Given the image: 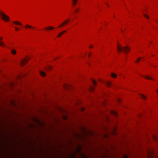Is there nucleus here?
I'll return each instance as SVG.
<instances>
[{
  "label": "nucleus",
  "mask_w": 158,
  "mask_h": 158,
  "mask_svg": "<svg viewBox=\"0 0 158 158\" xmlns=\"http://www.w3.org/2000/svg\"><path fill=\"white\" fill-rule=\"evenodd\" d=\"M117 49L118 52H121L123 51L125 53H127L130 51V49L128 46H125L123 47L118 45Z\"/></svg>",
  "instance_id": "obj_1"
},
{
  "label": "nucleus",
  "mask_w": 158,
  "mask_h": 158,
  "mask_svg": "<svg viewBox=\"0 0 158 158\" xmlns=\"http://www.w3.org/2000/svg\"><path fill=\"white\" fill-rule=\"evenodd\" d=\"M0 15L2 17V19L6 21H8L9 20V17L5 15L3 12L0 10Z\"/></svg>",
  "instance_id": "obj_2"
},
{
  "label": "nucleus",
  "mask_w": 158,
  "mask_h": 158,
  "mask_svg": "<svg viewBox=\"0 0 158 158\" xmlns=\"http://www.w3.org/2000/svg\"><path fill=\"white\" fill-rule=\"evenodd\" d=\"M29 59V58H25L21 62V65L22 66L24 65L28 61Z\"/></svg>",
  "instance_id": "obj_3"
},
{
  "label": "nucleus",
  "mask_w": 158,
  "mask_h": 158,
  "mask_svg": "<svg viewBox=\"0 0 158 158\" xmlns=\"http://www.w3.org/2000/svg\"><path fill=\"white\" fill-rule=\"evenodd\" d=\"M145 78L147 79H148V80H154L152 78V77H150L148 76H145Z\"/></svg>",
  "instance_id": "obj_4"
},
{
  "label": "nucleus",
  "mask_w": 158,
  "mask_h": 158,
  "mask_svg": "<svg viewBox=\"0 0 158 158\" xmlns=\"http://www.w3.org/2000/svg\"><path fill=\"white\" fill-rule=\"evenodd\" d=\"M106 85L108 87H110L112 85L111 83L110 82H107L106 83Z\"/></svg>",
  "instance_id": "obj_5"
},
{
  "label": "nucleus",
  "mask_w": 158,
  "mask_h": 158,
  "mask_svg": "<svg viewBox=\"0 0 158 158\" xmlns=\"http://www.w3.org/2000/svg\"><path fill=\"white\" fill-rule=\"evenodd\" d=\"M13 23L15 24L18 25H22V23L19 22L17 21H15L13 22Z\"/></svg>",
  "instance_id": "obj_6"
},
{
  "label": "nucleus",
  "mask_w": 158,
  "mask_h": 158,
  "mask_svg": "<svg viewBox=\"0 0 158 158\" xmlns=\"http://www.w3.org/2000/svg\"><path fill=\"white\" fill-rule=\"evenodd\" d=\"M46 30H51V29H53L54 28V27H52L51 26H49L48 28L46 27L45 28Z\"/></svg>",
  "instance_id": "obj_7"
},
{
  "label": "nucleus",
  "mask_w": 158,
  "mask_h": 158,
  "mask_svg": "<svg viewBox=\"0 0 158 158\" xmlns=\"http://www.w3.org/2000/svg\"><path fill=\"white\" fill-rule=\"evenodd\" d=\"M111 113L112 114H113L114 115H115L116 116H117V113L115 111H112L111 112Z\"/></svg>",
  "instance_id": "obj_8"
},
{
  "label": "nucleus",
  "mask_w": 158,
  "mask_h": 158,
  "mask_svg": "<svg viewBox=\"0 0 158 158\" xmlns=\"http://www.w3.org/2000/svg\"><path fill=\"white\" fill-rule=\"evenodd\" d=\"M25 28H34V27H33L30 26V25L27 24L26 26H25Z\"/></svg>",
  "instance_id": "obj_9"
},
{
  "label": "nucleus",
  "mask_w": 158,
  "mask_h": 158,
  "mask_svg": "<svg viewBox=\"0 0 158 158\" xmlns=\"http://www.w3.org/2000/svg\"><path fill=\"white\" fill-rule=\"evenodd\" d=\"M140 97L144 99H146V97L144 96L142 94H140Z\"/></svg>",
  "instance_id": "obj_10"
},
{
  "label": "nucleus",
  "mask_w": 158,
  "mask_h": 158,
  "mask_svg": "<svg viewBox=\"0 0 158 158\" xmlns=\"http://www.w3.org/2000/svg\"><path fill=\"white\" fill-rule=\"evenodd\" d=\"M40 74L43 77H44L46 75V74L45 73L42 71H40Z\"/></svg>",
  "instance_id": "obj_11"
},
{
  "label": "nucleus",
  "mask_w": 158,
  "mask_h": 158,
  "mask_svg": "<svg viewBox=\"0 0 158 158\" xmlns=\"http://www.w3.org/2000/svg\"><path fill=\"white\" fill-rule=\"evenodd\" d=\"M69 19H68L66 20L63 23L64 24H64H67L68 22H69Z\"/></svg>",
  "instance_id": "obj_12"
},
{
  "label": "nucleus",
  "mask_w": 158,
  "mask_h": 158,
  "mask_svg": "<svg viewBox=\"0 0 158 158\" xmlns=\"http://www.w3.org/2000/svg\"><path fill=\"white\" fill-rule=\"evenodd\" d=\"M153 157V153L151 152L150 153V154H149L148 156V158H151Z\"/></svg>",
  "instance_id": "obj_13"
},
{
  "label": "nucleus",
  "mask_w": 158,
  "mask_h": 158,
  "mask_svg": "<svg viewBox=\"0 0 158 158\" xmlns=\"http://www.w3.org/2000/svg\"><path fill=\"white\" fill-rule=\"evenodd\" d=\"M77 1V0H72L73 6H75L76 5Z\"/></svg>",
  "instance_id": "obj_14"
},
{
  "label": "nucleus",
  "mask_w": 158,
  "mask_h": 158,
  "mask_svg": "<svg viewBox=\"0 0 158 158\" xmlns=\"http://www.w3.org/2000/svg\"><path fill=\"white\" fill-rule=\"evenodd\" d=\"M11 53L14 54V55H15V54H16V51H15V50L14 49H12V50H11Z\"/></svg>",
  "instance_id": "obj_15"
},
{
  "label": "nucleus",
  "mask_w": 158,
  "mask_h": 158,
  "mask_svg": "<svg viewBox=\"0 0 158 158\" xmlns=\"http://www.w3.org/2000/svg\"><path fill=\"white\" fill-rule=\"evenodd\" d=\"M111 76L113 78H116L117 77L116 75L113 73H111Z\"/></svg>",
  "instance_id": "obj_16"
},
{
  "label": "nucleus",
  "mask_w": 158,
  "mask_h": 158,
  "mask_svg": "<svg viewBox=\"0 0 158 158\" xmlns=\"http://www.w3.org/2000/svg\"><path fill=\"white\" fill-rule=\"evenodd\" d=\"M63 34V32H61L59 33V34L58 35V37L61 36Z\"/></svg>",
  "instance_id": "obj_17"
},
{
  "label": "nucleus",
  "mask_w": 158,
  "mask_h": 158,
  "mask_svg": "<svg viewBox=\"0 0 158 158\" xmlns=\"http://www.w3.org/2000/svg\"><path fill=\"white\" fill-rule=\"evenodd\" d=\"M94 89V88L93 87H91L90 88V90L91 92H93Z\"/></svg>",
  "instance_id": "obj_18"
},
{
  "label": "nucleus",
  "mask_w": 158,
  "mask_h": 158,
  "mask_svg": "<svg viewBox=\"0 0 158 158\" xmlns=\"http://www.w3.org/2000/svg\"><path fill=\"white\" fill-rule=\"evenodd\" d=\"M93 83L94 85H96V82L94 80H92Z\"/></svg>",
  "instance_id": "obj_19"
},
{
  "label": "nucleus",
  "mask_w": 158,
  "mask_h": 158,
  "mask_svg": "<svg viewBox=\"0 0 158 158\" xmlns=\"http://www.w3.org/2000/svg\"><path fill=\"white\" fill-rule=\"evenodd\" d=\"M144 15V16L146 18H147V19H149V17L148 15H147L146 14H144L143 15Z\"/></svg>",
  "instance_id": "obj_20"
},
{
  "label": "nucleus",
  "mask_w": 158,
  "mask_h": 158,
  "mask_svg": "<svg viewBox=\"0 0 158 158\" xmlns=\"http://www.w3.org/2000/svg\"><path fill=\"white\" fill-rule=\"evenodd\" d=\"M0 45L1 46H4L3 42H0Z\"/></svg>",
  "instance_id": "obj_21"
},
{
  "label": "nucleus",
  "mask_w": 158,
  "mask_h": 158,
  "mask_svg": "<svg viewBox=\"0 0 158 158\" xmlns=\"http://www.w3.org/2000/svg\"><path fill=\"white\" fill-rule=\"evenodd\" d=\"M153 138L154 139H155V140H157V138L156 137V136L153 135Z\"/></svg>",
  "instance_id": "obj_22"
},
{
  "label": "nucleus",
  "mask_w": 158,
  "mask_h": 158,
  "mask_svg": "<svg viewBox=\"0 0 158 158\" xmlns=\"http://www.w3.org/2000/svg\"><path fill=\"white\" fill-rule=\"evenodd\" d=\"M64 25L63 23H62L59 26V27H63Z\"/></svg>",
  "instance_id": "obj_23"
},
{
  "label": "nucleus",
  "mask_w": 158,
  "mask_h": 158,
  "mask_svg": "<svg viewBox=\"0 0 158 158\" xmlns=\"http://www.w3.org/2000/svg\"><path fill=\"white\" fill-rule=\"evenodd\" d=\"M140 57H139V58L138 60L135 62V63H137V62H139V61L140 60Z\"/></svg>",
  "instance_id": "obj_24"
},
{
  "label": "nucleus",
  "mask_w": 158,
  "mask_h": 158,
  "mask_svg": "<svg viewBox=\"0 0 158 158\" xmlns=\"http://www.w3.org/2000/svg\"><path fill=\"white\" fill-rule=\"evenodd\" d=\"M79 10V9L78 8L77 9H75V11L76 13H77L78 12V11Z\"/></svg>",
  "instance_id": "obj_25"
},
{
  "label": "nucleus",
  "mask_w": 158,
  "mask_h": 158,
  "mask_svg": "<svg viewBox=\"0 0 158 158\" xmlns=\"http://www.w3.org/2000/svg\"><path fill=\"white\" fill-rule=\"evenodd\" d=\"M15 30L16 31H18L19 30V29L18 28H17L16 27H15Z\"/></svg>",
  "instance_id": "obj_26"
},
{
  "label": "nucleus",
  "mask_w": 158,
  "mask_h": 158,
  "mask_svg": "<svg viewBox=\"0 0 158 158\" xmlns=\"http://www.w3.org/2000/svg\"><path fill=\"white\" fill-rule=\"evenodd\" d=\"M124 158H127V156L125 155L124 156Z\"/></svg>",
  "instance_id": "obj_27"
},
{
  "label": "nucleus",
  "mask_w": 158,
  "mask_h": 158,
  "mask_svg": "<svg viewBox=\"0 0 158 158\" xmlns=\"http://www.w3.org/2000/svg\"><path fill=\"white\" fill-rule=\"evenodd\" d=\"M93 47V46L92 45H90L89 46V48H92Z\"/></svg>",
  "instance_id": "obj_28"
},
{
  "label": "nucleus",
  "mask_w": 158,
  "mask_h": 158,
  "mask_svg": "<svg viewBox=\"0 0 158 158\" xmlns=\"http://www.w3.org/2000/svg\"><path fill=\"white\" fill-rule=\"evenodd\" d=\"M66 30H64L63 31V32H63V34L64 33L66 32Z\"/></svg>",
  "instance_id": "obj_29"
},
{
  "label": "nucleus",
  "mask_w": 158,
  "mask_h": 158,
  "mask_svg": "<svg viewBox=\"0 0 158 158\" xmlns=\"http://www.w3.org/2000/svg\"><path fill=\"white\" fill-rule=\"evenodd\" d=\"M90 55H91V53H89V57H90Z\"/></svg>",
  "instance_id": "obj_30"
},
{
  "label": "nucleus",
  "mask_w": 158,
  "mask_h": 158,
  "mask_svg": "<svg viewBox=\"0 0 158 158\" xmlns=\"http://www.w3.org/2000/svg\"><path fill=\"white\" fill-rule=\"evenodd\" d=\"M52 67H48V69H52Z\"/></svg>",
  "instance_id": "obj_31"
},
{
  "label": "nucleus",
  "mask_w": 158,
  "mask_h": 158,
  "mask_svg": "<svg viewBox=\"0 0 158 158\" xmlns=\"http://www.w3.org/2000/svg\"><path fill=\"white\" fill-rule=\"evenodd\" d=\"M3 39V38L2 37L0 38V40H2Z\"/></svg>",
  "instance_id": "obj_32"
},
{
  "label": "nucleus",
  "mask_w": 158,
  "mask_h": 158,
  "mask_svg": "<svg viewBox=\"0 0 158 158\" xmlns=\"http://www.w3.org/2000/svg\"><path fill=\"white\" fill-rule=\"evenodd\" d=\"M106 5H107V6H109V5L107 3H106Z\"/></svg>",
  "instance_id": "obj_33"
},
{
  "label": "nucleus",
  "mask_w": 158,
  "mask_h": 158,
  "mask_svg": "<svg viewBox=\"0 0 158 158\" xmlns=\"http://www.w3.org/2000/svg\"><path fill=\"white\" fill-rule=\"evenodd\" d=\"M156 92H157V93H158V89H157L156 90Z\"/></svg>",
  "instance_id": "obj_34"
},
{
  "label": "nucleus",
  "mask_w": 158,
  "mask_h": 158,
  "mask_svg": "<svg viewBox=\"0 0 158 158\" xmlns=\"http://www.w3.org/2000/svg\"><path fill=\"white\" fill-rule=\"evenodd\" d=\"M67 86H64L65 88H67Z\"/></svg>",
  "instance_id": "obj_35"
},
{
  "label": "nucleus",
  "mask_w": 158,
  "mask_h": 158,
  "mask_svg": "<svg viewBox=\"0 0 158 158\" xmlns=\"http://www.w3.org/2000/svg\"><path fill=\"white\" fill-rule=\"evenodd\" d=\"M84 110V108H83V109H82V110H83H83Z\"/></svg>",
  "instance_id": "obj_36"
}]
</instances>
